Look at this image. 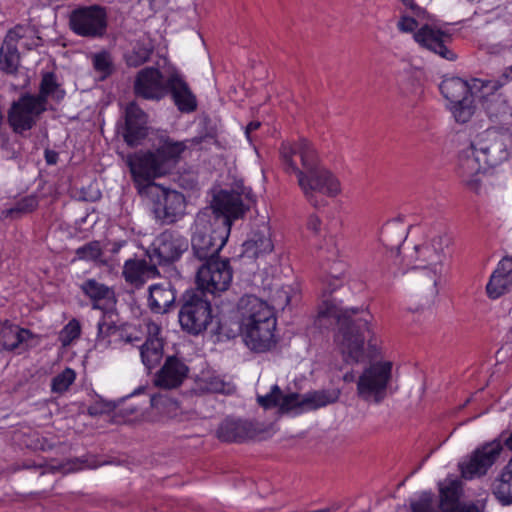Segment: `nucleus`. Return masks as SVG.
Returning <instances> with one entry per match:
<instances>
[{
    "mask_svg": "<svg viewBox=\"0 0 512 512\" xmlns=\"http://www.w3.org/2000/svg\"><path fill=\"white\" fill-rule=\"evenodd\" d=\"M117 407H118V405L115 402L99 401L89 407V414L90 415H98V414L109 413V412L116 410Z\"/></svg>",
    "mask_w": 512,
    "mask_h": 512,
    "instance_id": "nucleus-52",
    "label": "nucleus"
},
{
    "mask_svg": "<svg viewBox=\"0 0 512 512\" xmlns=\"http://www.w3.org/2000/svg\"><path fill=\"white\" fill-rule=\"evenodd\" d=\"M403 5L408 7L415 15L419 16L422 13V9L415 3L414 0H400Z\"/></svg>",
    "mask_w": 512,
    "mask_h": 512,
    "instance_id": "nucleus-58",
    "label": "nucleus"
},
{
    "mask_svg": "<svg viewBox=\"0 0 512 512\" xmlns=\"http://www.w3.org/2000/svg\"><path fill=\"white\" fill-rule=\"evenodd\" d=\"M462 483L457 479H447L440 484V504L442 512H480L475 505L464 506L460 503Z\"/></svg>",
    "mask_w": 512,
    "mask_h": 512,
    "instance_id": "nucleus-30",
    "label": "nucleus"
},
{
    "mask_svg": "<svg viewBox=\"0 0 512 512\" xmlns=\"http://www.w3.org/2000/svg\"><path fill=\"white\" fill-rule=\"evenodd\" d=\"M257 402L264 409L278 407L283 413L297 408H304L302 396L297 393L283 394L278 385H273L268 394L258 395Z\"/></svg>",
    "mask_w": 512,
    "mask_h": 512,
    "instance_id": "nucleus-32",
    "label": "nucleus"
},
{
    "mask_svg": "<svg viewBox=\"0 0 512 512\" xmlns=\"http://www.w3.org/2000/svg\"><path fill=\"white\" fill-rule=\"evenodd\" d=\"M158 265L155 261L145 258H131L125 261L122 276L126 283L136 289H140L150 280L160 276Z\"/></svg>",
    "mask_w": 512,
    "mask_h": 512,
    "instance_id": "nucleus-23",
    "label": "nucleus"
},
{
    "mask_svg": "<svg viewBox=\"0 0 512 512\" xmlns=\"http://www.w3.org/2000/svg\"><path fill=\"white\" fill-rule=\"evenodd\" d=\"M502 446L506 447L508 450L512 451V433L506 437L503 442L501 441Z\"/></svg>",
    "mask_w": 512,
    "mask_h": 512,
    "instance_id": "nucleus-60",
    "label": "nucleus"
},
{
    "mask_svg": "<svg viewBox=\"0 0 512 512\" xmlns=\"http://www.w3.org/2000/svg\"><path fill=\"white\" fill-rule=\"evenodd\" d=\"M335 401L336 397L331 396L329 393L325 391H316L302 396V403H304V408L309 410L324 407Z\"/></svg>",
    "mask_w": 512,
    "mask_h": 512,
    "instance_id": "nucleus-44",
    "label": "nucleus"
},
{
    "mask_svg": "<svg viewBox=\"0 0 512 512\" xmlns=\"http://www.w3.org/2000/svg\"><path fill=\"white\" fill-rule=\"evenodd\" d=\"M261 126V123L259 121H252L246 126V136L248 139H250V134L252 131L257 130Z\"/></svg>",
    "mask_w": 512,
    "mask_h": 512,
    "instance_id": "nucleus-59",
    "label": "nucleus"
},
{
    "mask_svg": "<svg viewBox=\"0 0 512 512\" xmlns=\"http://www.w3.org/2000/svg\"><path fill=\"white\" fill-rule=\"evenodd\" d=\"M488 168L481 155L474 149L471 142L462 149L458 157L457 173L462 183L471 191L479 193L481 187V175Z\"/></svg>",
    "mask_w": 512,
    "mask_h": 512,
    "instance_id": "nucleus-17",
    "label": "nucleus"
},
{
    "mask_svg": "<svg viewBox=\"0 0 512 512\" xmlns=\"http://www.w3.org/2000/svg\"><path fill=\"white\" fill-rule=\"evenodd\" d=\"M246 251H252L253 256L269 253L273 250V244L268 235L254 233L253 236L244 243Z\"/></svg>",
    "mask_w": 512,
    "mask_h": 512,
    "instance_id": "nucleus-43",
    "label": "nucleus"
},
{
    "mask_svg": "<svg viewBox=\"0 0 512 512\" xmlns=\"http://www.w3.org/2000/svg\"><path fill=\"white\" fill-rule=\"evenodd\" d=\"M503 75H504L507 79H508V78H511V79H512V65L506 68L505 73H504Z\"/></svg>",
    "mask_w": 512,
    "mask_h": 512,
    "instance_id": "nucleus-64",
    "label": "nucleus"
},
{
    "mask_svg": "<svg viewBox=\"0 0 512 512\" xmlns=\"http://www.w3.org/2000/svg\"><path fill=\"white\" fill-rule=\"evenodd\" d=\"M398 26L401 31L412 32L418 27V22L412 17H403Z\"/></svg>",
    "mask_w": 512,
    "mask_h": 512,
    "instance_id": "nucleus-56",
    "label": "nucleus"
},
{
    "mask_svg": "<svg viewBox=\"0 0 512 512\" xmlns=\"http://www.w3.org/2000/svg\"><path fill=\"white\" fill-rule=\"evenodd\" d=\"M151 54L152 49L142 44H137L131 51L125 54L124 58L129 67H139L150 59Z\"/></svg>",
    "mask_w": 512,
    "mask_h": 512,
    "instance_id": "nucleus-45",
    "label": "nucleus"
},
{
    "mask_svg": "<svg viewBox=\"0 0 512 512\" xmlns=\"http://www.w3.org/2000/svg\"><path fill=\"white\" fill-rule=\"evenodd\" d=\"M38 198L35 195H28L18 200L13 207L6 210V216H20L31 213L38 207Z\"/></svg>",
    "mask_w": 512,
    "mask_h": 512,
    "instance_id": "nucleus-46",
    "label": "nucleus"
},
{
    "mask_svg": "<svg viewBox=\"0 0 512 512\" xmlns=\"http://www.w3.org/2000/svg\"><path fill=\"white\" fill-rule=\"evenodd\" d=\"M81 291L91 300L92 308L106 310L117 302L115 291L96 279H87L81 286Z\"/></svg>",
    "mask_w": 512,
    "mask_h": 512,
    "instance_id": "nucleus-33",
    "label": "nucleus"
},
{
    "mask_svg": "<svg viewBox=\"0 0 512 512\" xmlns=\"http://www.w3.org/2000/svg\"><path fill=\"white\" fill-rule=\"evenodd\" d=\"M492 493L502 505L512 504V458L494 479Z\"/></svg>",
    "mask_w": 512,
    "mask_h": 512,
    "instance_id": "nucleus-36",
    "label": "nucleus"
},
{
    "mask_svg": "<svg viewBox=\"0 0 512 512\" xmlns=\"http://www.w3.org/2000/svg\"><path fill=\"white\" fill-rule=\"evenodd\" d=\"M188 248L185 238L172 232L164 231L158 235L146 251V256L157 265L170 264L180 258Z\"/></svg>",
    "mask_w": 512,
    "mask_h": 512,
    "instance_id": "nucleus-15",
    "label": "nucleus"
},
{
    "mask_svg": "<svg viewBox=\"0 0 512 512\" xmlns=\"http://www.w3.org/2000/svg\"><path fill=\"white\" fill-rule=\"evenodd\" d=\"M407 237V229L401 221L394 220L387 222L380 233V241L382 245L398 256L400 247Z\"/></svg>",
    "mask_w": 512,
    "mask_h": 512,
    "instance_id": "nucleus-35",
    "label": "nucleus"
},
{
    "mask_svg": "<svg viewBox=\"0 0 512 512\" xmlns=\"http://www.w3.org/2000/svg\"><path fill=\"white\" fill-rule=\"evenodd\" d=\"M483 88L489 89L490 85H482ZM494 91L481 95L482 107L489 121L498 126L512 124V100L503 91H498V86H491Z\"/></svg>",
    "mask_w": 512,
    "mask_h": 512,
    "instance_id": "nucleus-18",
    "label": "nucleus"
},
{
    "mask_svg": "<svg viewBox=\"0 0 512 512\" xmlns=\"http://www.w3.org/2000/svg\"><path fill=\"white\" fill-rule=\"evenodd\" d=\"M262 432L256 423L247 420L226 418L216 431L217 438L222 442H244L254 439Z\"/></svg>",
    "mask_w": 512,
    "mask_h": 512,
    "instance_id": "nucleus-22",
    "label": "nucleus"
},
{
    "mask_svg": "<svg viewBox=\"0 0 512 512\" xmlns=\"http://www.w3.org/2000/svg\"><path fill=\"white\" fill-rule=\"evenodd\" d=\"M512 288V256L500 260L486 285L490 298L497 299Z\"/></svg>",
    "mask_w": 512,
    "mask_h": 512,
    "instance_id": "nucleus-31",
    "label": "nucleus"
},
{
    "mask_svg": "<svg viewBox=\"0 0 512 512\" xmlns=\"http://www.w3.org/2000/svg\"><path fill=\"white\" fill-rule=\"evenodd\" d=\"M479 80L473 85L459 77L443 79L439 89L443 97L450 103V110L458 123H467L475 114L477 105L474 89L478 88Z\"/></svg>",
    "mask_w": 512,
    "mask_h": 512,
    "instance_id": "nucleus-5",
    "label": "nucleus"
},
{
    "mask_svg": "<svg viewBox=\"0 0 512 512\" xmlns=\"http://www.w3.org/2000/svg\"><path fill=\"white\" fill-rule=\"evenodd\" d=\"M28 28L16 25L6 33L0 48V69L6 74L15 75L20 66V53L17 44L27 37Z\"/></svg>",
    "mask_w": 512,
    "mask_h": 512,
    "instance_id": "nucleus-20",
    "label": "nucleus"
},
{
    "mask_svg": "<svg viewBox=\"0 0 512 512\" xmlns=\"http://www.w3.org/2000/svg\"><path fill=\"white\" fill-rule=\"evenodd\" d=\"M126 162L141 194L153 193V189H158L153 180L168 172V165L164 164L157 150L136 152L129 155Z\"/></svg>",
    "mask_w": 512,
    "mask_h": 512,
    "instance_id": "nucleus-7",
    "label": "nucleus"
},
{
    "mask_svg": "<svg viewBox=\"0 0 512 512\" xmlns=\"http://www.w3.org/2000/svg\"><path fill=\"white\" fill-rule=\"evenodd\" d=\"M232 276L233 272L228 259L217 258L208 261L198 268L197 290L211 294L226 291L231 284Z\"/></svg>",
    "mask_w": 512,
    "mask_h": 512,
    "instance_id": "nucleus-11",
    "label": "nucleus"
},
{
    "mask_svg": "<svg viewBox=\"0 0 512 512\" xmlns=\"http://www.w3.org/2000/svg\"><path fill=\"white\" fill-rule=\"evenodd\" d=\"M216 143V139L212 134L206 133L184 141H174L170 138L166 139L157 149L159 157L162 158L165 165L170 169L171 162H176L180 155L186 149H192L200 146V149H208L210 145Z\"/></svg>",
    "mask_w": 512,
    "mask_h": 512,
    "instance_id": "nucleus-21",
    "label": "nucleus"
},
{
    "mask_svg": "<svg viewBox=\"0 0 512 512\" xmlns=\"http://www.w3.org/2000/svg\"><path fill=\"white\" fill-rule=\"evenodd\" d=\"M392 375V363L376 362L367 367L357 381V395L368 403H381L387 396Z\"/></svg>",
    "mask_w": 512,
    "mask_h": 512,
    "instance_id": "nucleus-8",
    "label": "nucleus"
},
{
    "mask_svg": "<svg viewBox=\"0 0 512 512\" xmlns=\"http://www.w3.org/2000/svg\"><path fill=\"white\" fill-rule=\"evenodd\" d=\"M412 512H437L431 494L423 493L419 500L411 503Z\"/></svg>",
    "mask_w": 512,
    "mask_h": 512,
    "instance_id": "nucleus-51",
    "label": "nucleus"
},
{
    "mask_svg": "<svg viewBox=\"0 0 512 512\" xmlns=\"http://www.w3.org/2000/svg\"><path fill=\"white\" fill-rule=\"evenodd\" d=\"M147 115L135 103L131 102L125 110V128L123 137L129 146H136L147 136Z\"/></svg>",
    "mask_w": 512,
    "mask_h": 512,
    "instance_id": "nucleus-26",
    "label": "nucleus"
},
{
    "mask_svg": "<svg viewBox=\"0 0 512 512\" xmlns=\"http://www.w3.org/2000/svg\"><path fill=\"white\" fill-rule=\"evenodd\" d=\"M81 325L76 319L70 320L60 332V341L63 346L70 345L74 340L80 337Z\"/></svg>",
    "mask_w": 512,
    "mask_h": 512,
    "instance_id": "nucleus-49",
    "label": "nucleus"
},
{
    "mask_svg": "<svg viewBox=\"0 0 512 512\" xmlns=\"http://www.w3.org/2000/svg\"><path fill=\"white\" fill-rule=\"evenodd\" d=\"M29 334V330L19 328L8 320L0 322V349H16Z\"/></svg>",
    "mask_w": 512,
    "mask_h": 512,
    "instance_id": "nucleus-38",
    "label": "nucleus"
},
{
    "mask_svg": "<svg viewBox=\"0 0 512 512\" xmlns=\"http://www.w3.org/2000/svg\"><path fill=\"white\" fill-rule=\"evenodd\" d=\"M168 92L171 93L175 105L181 112L190 113L196 110V97L179 74H172L167 79Z\"/></svg>",
    "mask_w": 512,
    "mask_h": 512,
    "instance_id": "nucleus-34",
    "label": "nucleus"
},
{
    "mask_svg": "<svg viewBox=\"0 0 512 512\" xmlns=\"http://www.w3.org/2000/svg\"><path fill=\"white\" fill-rule=\"evenodd\" d=\"M501 440H493L477 448L467 461L460 464L462 477L473 479L485 475L502 451Z\"/></svg>",
    "mask_w": 512,
    "mask_h": 512,
    "instance_id": "nucleus-16",
    "label": "nucleus"
},
{
    "mask_svg": "<svg viewBox=\"0 0 512 512\" xmlns=\"http://www.w3.org/2000/svg\"><path fill=\"white\" fill-rule=\"evenodd\" d=\"M209 390L215 393L229 394L233 387L218 377L212 378L209 383Z\"/></svg>",
    "mask_w": 512,
    "mask_h": 512,
    "instance_id": "nucleus-53",
    "label": "nucleus"
},
{
    "mask_svg": "<svg viewBox=\"0 0 512 512\" xmlns=\"http://www.w3.org/2000/svg\"><path fill=\"white\" fill-rule=\"evenodd\" d=\"M76 255L81 260L97 261L102 255L99 242L93 241L76 250Z\"/></svg>",
    "mask_w": 512,
    "mask_h": 512,
    "instance_id": "nucleus-50",
    "label": "nucleus"
},
{
    "mask_svg": "<svg viewBox=\"0 0 512 512\" xmlns=\"http://www.w3.org/2000/svg\"><path fill=\"white\" fill-rule=\"evenodd\" d=\"M45 161L48 165H55L58 162V153L51 149L44 151Z\"/></svg>",
    "mask_w": 512,
    "mask_h": 512,
    "instance_id": "nucleus-57",
    "label": "nucleus"
},
{
    "mask_svg": "<svg viewBox=\"0 0 512 512\" xmlns=\"http://www.w3.org/2000/svg\"><path fill=\"white\" fill-rule=\"evenodd\" d=\"M133 90L137 97L158 101L167 94V81L157 68L146 67L137 73Z\"/></svg>",
    "mask_w": 512,
    "mask_h": 512,
    "instance_id": "nucleus-19",
    "label": "nucleus"
},
{
    "mask_svg": "<svg viewBox=\"0 0 512 512\" xmlns=\"http://www.w3.org/2000/svg\"><path fill=\"white\" fill-rule=\"evenodd\" d=\"M188 372L189 368L182 360L175 356H169L157 372L154 383L159 388L174 389L183 383Z\"/></svg>",
    "mask_w": 512,
    "mask_h": 512,
    "instance_id": "nucleus-28",
    "label": "nucleus"
},
{
    "mask_svg": "<svg viewBox=\"0 0 512 512\" xmlns=\"http://www.w3.org/2000/svg\"><path fill=\"white\" fill-rule=\"evenodd\" d=\"M241 326H251L267 320H276L267 302L254 295H244L238 302Z\"/></svg>",
    "mask_w": 512,
    "mask_h": 512,
    "instance_id": "nucleus-24",
    "label": "nucleus"
},
{
    "mask_svg": "<svg viewBox=\"0 0 512 512\" xmlns=\"http://www.w3.org/2000/svg\"><path fill=\"white\" fill-rule=\"evenodd\" d=\"M280 158L287 173H294L307 201L315 208L327 204L323 197H335L341 192L339 180L319 164L316 150L305 138L283 142Z\"/></svg>",
    "mask_w": 512,
    "mask_h": 512,
    "instance_id": "nucleus-1",
    "label": "nucleus"
},
{
    "mask_svg": "<svg viewBox=\"0 0 512 512\" xmlns=\"http://www.w3.org/2000/svg\"><path fill=\"white\" fill-rule=\"evenodd\" d=\"M176 303V289L171 282L153 284L148 289L147 306L154 314L169 313Z\"/></svg>",
    "mask_w": 512,
    "mask_h": 512,
    "instance_id": "nucleus-29",
    "label": "nucleus"
},
{
    "mask_svg": "<svg viewBox=\"0 0 512 512\" xmlns=\"http://www.w3.org/2000/svg\"><path fill=\"white\" fill-rule=\"evenodd\" d=\"M163 340H145L140 346L142 363L149 370L155 368L163 357Z\"/></svg>",
    "mask_w": 512,
    "mask_h": 512,
    "instance_id": "nucleus-40",
    "label": "nucleus"
},
{
    "mask_svg": "<svg viewBox=\"0 0 512 512\" xmlns=\"http://www.w3.org/2000/svg\"><path fill=\"white\" fill-rule=\"evenodd\" d=\"M329 314L338 326L335 343L346 363L365 361V340L369 348L375 349L376 341L369 326L372 316L359 308L330 309Z\"/></svg>",
    "mask_w": 512,
    "mask_h": 512,
    "instance_id": "nucleus-3",
    "label": "nucleus"
},
{
    "mask_svg": "<svg viewBox=\"0 0 512 512\" xmlns=\"http://www.w3.org/2000/svg\"><path fill=\"white\" fill-rule=\"evenodd\" d=\"M183 331L191 335L204 332L212 321V306L205 293L199 290L187 291L178 313Z\"/></svg>",
    "mask_w": 512,
    "mask_h": 512,
    "instance_id": "nucleus-6",
    "label": "nucleus"
},
{
    "mask_svg": "<svg viewBox=\"0 0 512 512\" xmlns=\"http://www.w3.org/2000/svg\"><path fill=\"white\" fill-rule=\"evenodd\" d=\"M65 91L61 89L57 77L53 72H46L42 75L39 85V93L33 97L44 107L49 98L60 101L64 98Z\"/></svg>",
    "mask_w": 512,
    "mask_h": 512,
    "instance_id": "nucleus-37",
    "label": "nucleus"
},
{
    "mask_svg": "<svg viewBox=\"0 0 512 512\" xmlns=\"http://www.w3.org/2000/svg\"><path fill=\"white\" fill-rule=\"evenodd\" d=\"M120 339L124 340L126 343H134V342L139 341V338L137 336L125 335L124 333H123V337Z\"/></svg>",
    "mask_w": 512,
    "mask_h": 512,
    "instance_id": "nucleus-61",
    "label": "nucleus"
},
{
    "mask_svg": "<svg viewBox=\"0 0 512 512\" xmlns=\"http://www.w3.org/2000/svg\"><path fill=\"white\" fill-rule=\"evenodd\" d=\"M204 209L213 211L211 221L214 224L221 225L220 223L223 221L229 231L231 230L232 221L242 218L247 211L241 195L235 191L227 190H222L216 194L211 205Z\"/></svg>",
    "mask_w": 512,
    "mask_h": 512,
    "instance_id": "nucleus-14",
    "label": "nucleus"
},
{
    "mask_svg": "<svg viewBox=\"0 0 512 512\" xmlns=\"http://www.w3.org/2000/svg\"><path fill=\"white\" fill-rule=\"evenodd\" d=\"M70 26L77 35L101 38L107 30L106 9L99 5L79 7L70 15Z\"/></svg>",
    "mask_w": 512,
    "mask_h": 512,
    "instance_id": "nucleus-12",
    "label": "nucleus"
},
{
    "mask_svg": "<svg viewBox=\"0 0 512 512\" xmlns=\"http://www.w3.org/2000/svg\"><path fill=\"white\" fill-rule=\"evenodd\" d=\"M145 404V399L140 400L134 395L123 398L117 403L115 417H121L124 422L136 421L142 417Z\"/></svg>",
    "mask_w": 512,
    "mask_h": 512,
    "instance_id": "nucleus-39",
    "label": "nucleus"
},
{
    "mask_svg": "<svg viewBox=\"0 0 512 512\" xmlns=\"http://www.w3.org/2000/svg\"><path fill=\"white\" fill-rule=\"evenodd\" d=\"M150 403L152 407L167 414L168 416L176 415L179 409L178 402L169 398L165 394H156L151 396Z\"/></svg>",
    "mask_w": 512,
    "mask_h": 512,
    "instance_id": "nucleus-48",
    "label": "nucleus"
},
{
    "mask_svg": "<svg viewBox=\"0 0 512 512\" xmlns=\"http://www.w3.org/2000/svg\"><path fill=\"white\" fill-rule=\"evenodd\" d=\"M307 230L310 231L314 236H321L323 232L322 221L316 214L308 216L306 223Z\"/></svg>",
    "mask_w": 512,
    "mask_h": 512,
    "instance_id": "nucleus-54",
    "label": "nucleus"
},
{
    "mask_svg": "<svg viewBox=\"0 0 512 512\" xmlns=\"http://www.w3.org/2000/svg\"><path fill=\"white\" fill-rule=\"evenodd\" d=\"M275 329L276 320H267L251 326H242L246 345L256 352L270 350L275 345Z\"/></svg>",
    "mask_w": 512,
    "mask_h": 512,
    "instance_id": "nucleus-25",
    "label": "nucleus"
},
{
    "mask_svg": "<svg viewBox=\"0 0 512 512\" xmlns=\"http://www.w3.org/2000/svg\"><path fill=\"white\" fill-rule=\"evenodd\" d=\"M46 109L33 94L24 93L11 103L7 112V122L15 134L23 135L37 124Z\"/></svg>",
    "mask_w": 512,
    "mask_h": 512,
    "instance_id": "nucleus-10",
    "label": "nucleus"
},
{
    "mask_svg": "<svg viewBox=\"0 0 512 512\" xmlns=\"http://www.w3.org/2000/svg\"><path fill=\"white\" fill-rule=\"evenodd\" d=\"M92 65L94 70L100 74L102 80L111 76L115 71L114 60L111 53L107 50H102L91 56Z\"/></svg>",
    "mask_w": 512,
    "mask_h": 512,
    "instance_id": "nucleus-41",
    "label": "nucleus"
},
{
    "mask_svg": "<svg viewBox=\"0 0 512 512\" xmlns=\"http://www.w3.org/2000/svg\"><path fill=\"white\" fill-rule=\"evenodd\" d=\"M24 46L27 50H32L33 48L38 46V43L33 40L32 42H26Z\"/></svg>",
    "mask_w": 512,
    "mask_h": 512,
    "instance_id": "nucleus-63",
    "label": "nucleus"
},
{
    "mask_svg": "<svg viewBox=\"0 0 512 512\" xmlns=\"http://www.w3.org/2000/svg\"><path fill=\"white\" fill-rule=\"evenodd\" d=\"M168 0H149L150 4L153 6H162L167 3Z\"/></svg>",
    "mask_w": 512,
    "mask_h": 512,
    "instance_id": "nucleus-62",
    "label": "nucleus"
},
{
    "mask_svg": "<svg viewBox=\"0 0 512 512\" xmlns=\"http://www.w3.org/2000/svg\"><path fill=\"white\" fill-rule=\"evenodd\" d=\"M414 38L420 45L433 51L442 58L449 61L456 59V54L446 46L450 35L445 32L429 25H424L415 33Z\"/></svg>",
    "mask_w": 512,
    "mask_h": 512,
    "instance_id": "nucleus-27",
    "label": "nucleus"
},
{
    "mask_svg": "<svg viewBox=\"0 0 512 512\" xmlns=\"http://www.w3.org/2000/svg\"><path fill=\"white\" fill-rule=\"evenodd\" d=\"M113 313L111 311L104 312L97 324V341H105L108 337L116 335L118 338L123 337V331L119 329L115 321L112 320Z\"/></svg>",
    "mask_w": 512,
    "mask_h": 512,
    "instance_id": "nucleus-42",
    "label": "nucleus"
},
{
    "mask_svg": "<svg viewBox=\"0 0 512 512\" xmlns=\"http://www.w3.org/2000/svg\"><path fill=\"white\" fill-rule=\"evenodd\" d=\"M213 211L202 209L196 215L191 236V248L195 258L203 263L215 260L226 244L229 228L222 221L221 225L211 221Z\"/></svg>",
    "mask_w": 512,
    "mask_h": 512,
    "instance_id": "nucleus-4",
    "label": "nucleus"
},
{
    "mask_svg": "<svg viewBox=\"0 0 512 512\" xmlns=\"http://www.w3.org/2000/svg\"><path fill=\"white\" fill-rule=\"evenodd\" d=\"M146 327V340H163L160 337L161 326L154 321L148 320L145 322Z\"/></svg>",
    "mask_w": 512,
    "mask_h": 512,
    "instance_id": "nucleus-55",
    "label": "nucleus"
},
{
    "mask_svg": "<svg viewBox=\"0 0 512 512\" xmlns=\"http://www.w3.org/2000/svg\"><path fill=\"white\" fill-rule=\"evenodd\" d=\"M76 378V373L71 368L64 369L61 373L53 377L51 382V390L54 393L62 394L66 392L73 384Z\"/></svg>",
    "mask_w": 512,
    "mask_h": 512,
    "instance_id": "nucleus-47",
    "label": "nucleus"
},
{
    "mask_svg": "<svg viewBox=\"0 0 512 512\" xmlns=\"http://www.w3.org/2000/svg\"><path fill=\"white\" fill-rule=\"evenodd\" d=\"M471 142L489 168L508 159L509 149L512 147V134L509 131L487 129Z\"/></svg>",
    "mask_w": 512,
    "mask_h": 512,
    "instance_id": "nucleus-9",
    "label": "nucleus"
},
{
    "mask_svg": "<svg viewBox=\"0 0 512 512\" xmlns=\"http://www.w3.org/2000/svg\"><path fill=\"white\" fill-rule=\"evenodd\" d=\"M451 243L452 237L449 233L441 231L416 244L405 256L407 265L417 270V287L427 303L433 302L438 294L437 283L442 274L445 249Z\"/></svg>",
    "mask_w": 512,
    "mask_h": 512,
    "instance_id": "nucleus-2",
    "label": "nucleus"
},
{
    "mask_svg": "<svg viewBox=\"0 0 512 512\" xmlns=\"http://www.w3.org/2000/svg\"><path fill=\"white\" fill-rule=\"evenodd\" d=\"M158 189H153V214L161 224H173L180 219L186 208V200L181 192L166 189L157 185Z\"/></svg>",
    "mask_w": 512,
    "mask_h": 512,
    "instance_id": "nucleus-13",
    "label": "nucleus"
}]
</instances>
